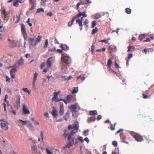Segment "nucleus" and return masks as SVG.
<instances>
[{"label":"nucleus","mask_w":154,"mask_h":154,"mask_svg":"<svg viewBox=\"0 0 154 154\" xmlns=\"http://www.w3.org/2000/svg\"><path fill=\"white\" fill-rule=\"evenodd\" d=\"M61 60L62 61L67 65L70 64L71 63L70 58L68 56H62Z\"/></svg>","instance_id":"4"},{"label":"nucleus","mask_w":154,"mask_h":154,"mask_svg":"<svg viewBox=\"0 0 154 154\" xmlns=\"http://www.w3.org/2000/svg\"><path fill=\"white\" fill-rule=\"evenodd\" d=\"M42 12H44V9H43V8H38V9L36 13H39L40 12H42Z\"/></svg>","instance_id":"49"},{"label":"nucleus","mask_w":154,"mask_h":154,"mask_svg":"<svg viewBox=\"0 0 154 154\" xmlns=\"http://www.w3.org/2000/svg\"><path fill=\"white\" fill-rule=\"evenodd\" d=\"M68 108L71 110L72 116H74V113H75V112H77V105L74 104L71 105L69 106Z\"/></svg>","instance_id":"10"},{"label":"nucleus","mask_w":154,"mask_h":154,"mask_svg":"<svg viewBox=\"0 0 154 154\" xmlns=\"http://www.w3.org/2000/svg\"><path fill=\"white\" fill-rule=\"evenodd\" d=\"M98 31L99 29H98V28L97 27H96L94 29H92V34H94L96 33V32H97Z\"/></svg>","instance_id":"34"},{"label":"nucleus","mask_w":154,"mask_h":154,"mask_svg":"<svg viewBox=\"0 0 154 154\" xmlns=\"http://www.w3.org/2000/svg\"><path fill=\"white\" fill-rule=\"evenodd\" d=\"M8 95L6 94L5 96V99L4 100V102H6L7 105H8L9 104V101L7 100V98H8Z\"/></svg>","instance_id":"41"},{"label":"nucleus","mask_w":154,"mask_h":154,"mask_svg":"<svg viewBox=\"0 0 154 154\" xmlns=\"http://www.w3.org/2000/svg\"><path fill=\"white\" fill-rule=\"evenodd\" d=\"M79 123L78 122H75L74 124L69 125L68 126V129L69 130L73 129L71 132L72 134H75L78 132L79 130Z\"/></svg>","instance_id":"2"},{"label":"nucleus","mask_w":154,"mask_h":154,"mask_svg":"<svg viewBox=\"0 0 154 154\" xmlns=\"http://www.w3.org/2000/svg\"><path fill=\"white\" fill-rule=\"evenodd\" d=\"M131 135L137 142H141L143 140V137L140 134L133 133L131 134Z\"/></svg>","instance_id":"3"},{"label":"nucleus","mask_w":154,"mask_h":154,"mask_svg":"<svg viewBox=\"0 0 154 154\" xmlns=\"http://www.w3.org/2000/svg\"><path fill=\"white\" fill-rule=\"evenodd\" d=\"M37 147L35 144H33L32 145L31 149L33 152H36Z\"/></svg>","instance_id":"25"},{"label":"nucleus","mask_w":154,"mask_h":154,"mask_svg":"<svg viewBox=\"0 0 154 154\" xmlns=\"http://www.w3.org/2000/svg\"><path fill=\"white\" fill-rule=\"evenodd\" d=\"M9 123L6 122H1L0 123V125L4 131H8V129L9 128L8 126Z\"/></svg>","instance_id":"7"},{"label":"nucleus","mask_w":154,"mask_h":154,"mask_svg":"<svg viewBox=\"0 0 154 154\" xmlns=\"http://www.w3.org/2000/svg\"><path fill=\"white\" fill-rule=\"evenodd\" d=\"M56 51V49L55 48H50L48 49L49 51L50 52H53V51Z\"/></svg>","instance_id":"52"},{"label":"nucleus","mask_w":154,"mask_h":154,"mask_svg":"<svg viewBox=\"0 0 154 154\" xmlns=\"http://www.w3.org/2000/svg\"><path fill=\"white\" fill-rule=\"evenodd\" d=\"M97 24V23L95 20H93L92 22V28H94Z\"/></svg>","instance_id":"45"},{"label":"nucleus","mask_w":154,"mask_h":154,"mask_svg":"<svg viewBox=\"0 0 154 154\" xmlns=\"http://www.w3.org/2000/svg\"><path fill=\"white\" fill-rule=\"evenodd\" d=\"M109 48L111 49V50L112 51H115V50H116V47H114L112 48L111 46H110L109 47Z\"/></svg>","instance_id":"60"},{"label":"nucleus","mask_w":154,"mask_h":154,"mask_svg":"<svg viewBox=\"0 0 154 154\" xmlns=\"http://www.w3.org/2000/svg\"><path fill=\"white\" fill-rule=\"evenodd\" d=\"M41 136V140L43 142H44V133L42 131H41L40 132Z\"/></svg>","instance_id":"48"},{"label":"nucleus","mask_w":154,"mask_h":154,"mask_svg":"<svg viewBox=\"0 0 154 154\" xmlns=\"http://www.w3.org/2000/svg\"><path fill=\"white\" fill-rule=\"evenodd\" d=\"M12 67H14V68H12L10 70V73L11 75V78L12 79H14L15 78V75L14 73L17 71V70L16 69V64H14Z\"/></svg>","instance_id":"8"},{"label":"nucleus","mask_w":154,"mask_h":154,"mask_svg":"<svg viewBox=\"0 0 154 154\" xmlns=\"http://www.w3.org/2000/svg\"><path fill=\"white\" fill-rule=\"evenodd\" d=\"M64 112L63 105L61 104L60 106L59 114L60 116L63 115Z\"/></svg>","instance_id":"14"},{"label":"nucleus","mask_w":154,"mask_h":154,"mask_svg":"<svg viewBox=\"0 0 154 154\" xmlns=\"http://www.w3.org/2000/svg\"><path fill=\"white\" fill-rule=\"evenodd\" d=\"M145 37V35L144 34H141L139 35L138 37V39L140 41H141Z\"/></svg>","instance_id":"31"},{"label":"nucleus","mask_w":154,"mask_h":154,"mask_svg":"<svg viewBox=\"0 0 154 154\" xmlns=\"http://www.w3.org/2000/svg\"><path fill=\"white\" fill-rule=\"evenodd\" d=\"M47 0H41V2L40 3L41 5L43 6H45L46 5V2Z\"/></svg>","instance_id":"37"},{"label":"nucleus","mask_w":154,"mask_h":154,"mask_svg":"<svg viewBox=\"0 0 154 154\" xmlns=\"http://www.w3.org/2000/svg\"><path fill=\"white\" fill-rule=\"evenodd\" d=\"M60 47L62 48L63 50L65 51H67L69 49V48L67 45H66L65 44H61Z\"/></svg>","instance_id":"16"},{"label":"nucleus","mask_w":154,"mask_h":154,"mask_svg":"<svg viewBox=\"0 0 154 154\" xmlns=\"http://www.w3.org/2000/svg\"><path fill=\"white\" fill-rule=\"evenodd\" d=\"M85 79V75L81 74L80 76H78L77 80L80 81V82H82Z\"/></svg>","instance_id":"15"},{"label":"nucleus","mask_w":154,"mask_h":154,"mask_svg":"<svg viewBox=\"0 0 154 154\" xmlns=\"http://www.w3.org/2000/svg\"><path fill=\"white\" fill-rule=\"evenodd\" d=\"M73 134H72V132H70V134H69L67 138V140L68 141V143H67L66 145H65L63 149V150H65L66 148H69L73 146L75 143V137H74L73 135Z\"/></svg>","instance_id":"1"},{"label":"nucleus","mask_w":154,"mask_h":154,"mask_svg":"<svg viewBox=\"0 0 154 154\" xmlns=\"http://www.w3.org/2000/svg\"><path fill=\"white\" fill-rule=\"evenodd\" d=\"M22 90H23L24 92H26L28 93L29 94H30V91L29 90H28V89L27 88H23L22 89Z\"/></svg>","instance_id":"47"},{"label":"nucleus","mask_w":154,"mask_h":154,"mask_svg":"<svg viewBox=\"0 0 154 154\" xmlns=\"http://www.w3.org/2000/svg\"><path fill=\"white\" fill-rule=\"evenodd\" d=\"M108 40H109V38H108L107 40L104 39L101 40L100 42H104L106 43H107L108 42Z\"/></svg>","instance_id":"59"},{"label":"nucleus","mask_w":154,"mask_h":154,"mask_svg":"<svg viewBox=\"0 0 154 154\" xmlns=\"http://www.w3.org/2000/svg\"><path fill=\"white\" fill-rule=\"evenodd\" d=\"M21 96L19 95L17 96V99L14 104V107L16 108H19L20 106Z\"/></svg>","instance_id":"6"},{"label":"nucleus","mask_w":154,"mask_h":154,"mask_svg":"<svg viewBox=\"0 0 154 154\" xmlns=\"http://www.w3.org/2000/svg\"><path fill=\"white\" fill-rule=\"evenodd\" d=\"M101 17V15L100 14L97 13L95 14L94 17L95 19H98L99 18H100Z\"/></svg>","instance_id":"38"},{"label":"nucleus","mask_w":154,"mask_h":154,"mask_svg":"<svg viewBox=\"0 0 154 154\" xmlns=\"http://www.w3.org/2000/svg\"><path fill=\"white\" fill-rule=\"evenodd\" d=\"M75 20H76V18L75 16V17H73L72 19L71 20V21L68 22V26H72V25L74 21Z\"/></svg>","instance_id":"23"},{"label":"nucleus","mask_w":154,"mask_h":154,"mask_svg":"<svg viewBox=\"0 0 154 154\" xmlns=\"http://www.w3.org/2000/svg\"><path fill=\"white\" fill-rule=\"evenodd\" d=\"M53 61V58L52 57H50L49 58L47 61V67L50 68L51 67L52 61Z\"/></svg>","instance_id":"13"},{"label":"nucleus","mask_w":154,"mask_h":154,"mask_svg":"<svg viewBox=\"0 0 154 154\" xmlns=\"http://www.w3.org/2000/svg\"><path fill=\"white\" fill-rule=\"evenodd\" d=\"M23 111L26 114H29L30 113L29 110L26 109L25 105L23 106Z\"/></svg>","instance_id":"22"},{"label":"nucleus","mask_w":154,"mask_h":154,"mask_svg":"<svg viewBox=\"0 0 154 154\" xmlns=\"http://www.w3.org/2000/svg\"><path fill=\"white\" fill-rule=\"evenodd\" d=\"M152 51L153 49L152 48L144 49H143V51L145 54H146L147 52H148L149 51L152 52Z\"/></svg>","instance_id":"36"},{"label":"nucleus","mask_w":154,"mask_h":154,"mask_svg":"<svg viewBox=\"0 0 154 154\" xmlns=\"http://www.w3.org/2000/svg\"><path fill=\"white\" fill-rule=\"evenodd\" d=\"M51 114L54 117H56L57 116V111L55 109L54 107H53V109Z\"/></svg>","instance_id":"17"},{"label":"nucleus","mask_w":154,"mask_h":154,"mask_svg":"<svg viewBox=\"0 0 154 154\" xmlns=\"http://www.w3.org/2000/svg\"><path fill=\"white\" fill-rule=\"evenodd\" d=\"M128 52L133 51L135 49V47L133 46H128Z\"/></svg>","instance_id":"27"},{"label":"nucleus","mask_w":154,"mask_h":154,"mask_svg":"<svg viewBox=\"0 0 154 154\" xmlns=\"http://www.w3.org/2000/svg\"><path fill=\"white\" fill-rule=\"evenodd\" d=\"M116 124V123H114L113 126V125H112V124L111 125V127H110V129L112 131H113V130H114L115 129V126Z\"/></svg>","instance_id":"53"},{"label":"nucleus","mask_w":154,"mask_h":154,"mask_svg":"<svg viewBox=\"0 0 154 154\" xmlns=\"http://www.w3.org/2000/svg\"><path fill=\"white\" fill-rule=\"evenodd\" d=\"M28 42L29 45L32 46H34L36 45L35 40L34 38H28Z\"/></svg>","instance_id":"12"},{"label":"nucleus","mask_w":154,"mask_h":154,"mask_svg":"<svg viewBox=\"0 0 154 154\" xmlns=\"http://www.w3.org/2000/svg\"><path fill=\"white\" fill-rule=\"evenodd\" d=\"M13 5L14 6L17 7L19 5L18 1L17 0H15L13 3Z\"/></svg>","instance_id":"40"},{"label":"nucleus","mask_w":154,"mask_h":154,"mask_svg":"<svg viewBox=\"0 0 154 154\" xmlns=\"http://www.w3.org/2000/svg\"><path fill=\"white\" fill-rule=\"evenodd\" d=\"M60 91H58L57 92L54 91L53 93L54 96L52 97V101L59 102L61 101V99H59L58 95L60 94Z\"/></svg>","instance_id":"5"},{"label":"nucleus","mask_w":154,"mask_h":154,"mask_svg":"<svg viewBox=\"0 0 154 154\" xmlns=\"http://www.w3.org/2000/svg\"><path fill=\"white\" fill-rule=\"evenodd\" d=\"M46 152L47 154H52V152H50L48 149H46Z\"/></svg>","instance_id":"62"},{"label":"nucleus","mask_w":154,"mask_h":154,"mask_svg":"<svg viewBox=\"0 0 154 154\" xmlns=\"http://www.w3.org/2000/svg\"><path fill=\"white\" fill-rule=\"evenodd\" d=\"M112 144L115 147H116L118 145V143L117 141H114L112 142Z\"/></svg>","instance_id":"50"},{"label":"nucleus","mask_w":154,"mask_h":154,"mask_svg":"<svg viewBox=\"0 0 154 154\" xmlns=\"http://www.w3.org/2000/svg\"><path fill=\"white\" fill-rule=\"evenodd\" d=\"M78 90V87H75L72 90V93H77Z\"/></svg>","instance_id":"43"},{"label":"nucleus","mask_w":154,"mask_h":154,"mask_svg":"<svg viewBox=\"0 0 154 154\" xmlns=\"http://www.w3.org/2000/svg\"><path fill=\"white\" fill-rule=\"evenodd\" d=\"M86 3H85V2H83V1H81L80 2H79L76 5V9L78 10L79 8V6L80 5H85Z\"/></svg>","instance_id":"26"},{"label":"nucleus","mask_w":154,"mask_h":154,"mask_svg":"<svg viewBox=\"0 0 154 154\" xmlns=\"http://www.w3.org/2000/svg\"><path fill=\"white\" fill-rule=\"evenodd\" d=\"M97 111L96 110H94V111H90L89 112V115L91 116L97 114Z\"/></svg>","instance_id":"30"},{"label":"nucleus","mask_w":154,"mask_h":154,"mask_svg":"<svg viewBox=\"0 0 154 154\" xmlns=\"http://www.w3.org/2000/svg\"><path fill=\"white\" fill-rule=\"evenodd\" d=\"M106 48L105 47H103L101 49H97L96 50V52H101L104 51H105Z\"/></svg>","instance_id":"46"},{"label":"nucleus","mask_w":154,"mask_h":154,"mask_svg":"<svg viewBox=\"0 0 154 154\" xmlns=\"http://www.w3.org/2000/svg\"><path fill=\"white\" fill-rule=\"evenodd\" d=\"M21 30L22 33L23 35L24 39H26L27 38V35L26 30V28L24 24H22L21 26Z\"/></svg>","instance_id":"9"},{"label":"nucleus","mask_w":154,"mask_h":154,"mask_svg":"<svg viewBox=\"0 0 154 154\" xmlns=\"http://www.w3.org/2000/svg\"><path fill=\"white\" fill-rule=\"evenodd\" d=\"M72 99V96L71 95H68L67 97V100L68 103H69Z\"/></svg>","instance_id":"33"},{"label":"nucleus","mask_w":154,"mask_h":154,"mask_svg":"<svg viewBox=\"0 0 154 154\" xmlns=\"http://www.w3.org/2000/svg\"><path fill=\"white\" fill-rule=\"evenodd\" d=\"M83 135L85 136H87L89 134V131L88 130H86L84 131L83 132Z\"/></svg>","instance_id":"39"},{"label":"nucleus","mask_w":154,"mask_h":154,"mask_svg":"<svg viewBox=\"0 0 154 154\" xmlns=\"http://www.w3.org/2000/svg\"><path fill=\"white\" fill-rule=\"evenodd\" d=\"M133 57V54L132 53H130L128 55V57H127V58H126V64L127 65H128L129 64V59H130L132 57Z\"/></svg>","instance_id":"19"},{"label":"nucleus","mask_w":154,"mask_h":154,"mask_svg":"<svg viewBox=\"0 0 154 154\" xmlns=\"http://www.w3.org/2000/svg\"><path fill=\"white\" fill-rule=\"evenodd\" d=\"M70 116V112L69 111H68L66 113H65L64 119L65 120H67L68 118H69Z\"/></svg>","instance_id":"20"},{"label":"nucleus","mask_w":154,"mask_h":154,"mask_svg":"<svg viewBox=\"0 0 154 154\" xmlns=\"http://www.w3.org/2000/svg\"><path fill=\"white\" fill-rule=\"evenodd\" d=\"M38 74L37 73H35L34 74V82H35L36 80V78Z\"/></svg>","instance_id":"51"},{"label":"nucleus","mask_w":154,"mask_h":154,"mask_svg":"<svg viewBox=\"0 0 154 154\" xmlns=\"http://www.w3.org/2000/svg\"><path fill=\"white\" fill-rule=\"evenodd\" d=\"M125 12H126L127 14H129L131 13V10L130 8H127L125 9Z\"/></svg>","instance_id":"35"},{"label":"nucleus","mask_w":154,"mask_h":154,"mask_svg":"<svg viewBox=\"0 0 154 154\" xmlns=\"http://www.w3.org/2000/svg\"><path fill=\"white\" fill-rule=\"evenodd\" d=\"M24 63V60L22 57L20 58L18 61V64L19 66H21L23 65Z\"/></svg>","instance_id":"21"},{"label":"nucleus","mask_w":154,"mask_h":154,"mask_svg":"<svg viewBox=\"0 0 154 154\" xmlns=\"http://www.w3.org/2000/svg\"><path fill=\"white\" fill-rule=\"evenodd\" d=\"M3 14L5 18L8 15V14H10V12H7L6 11V10L5 9H4L2 11Z\"/></svg>","instance_id":"32"},{"label":"nucleus","mask_w":154,"mask_h":154,"mask_svg":"<svg viewBox=\"0 0 154 154\" xmlns=\"http://www.w3.org/2000/svg\"><path fill=\"white\" fill-rule=\"evenodd\" d=\"M30 20V18H28L27 21V23H28L29 26H32V23H30V22H29Z\"/></svg>","instance_id":"64"},{"label":"nucleus","mask_w":154,"mask_h":154,"mask_svg":"<svg viewBox=\"0 0 154 154\" xmlns=\"http://www.w3.org/2000/svg\"><path fill=\"white\" fill-rule=\"evenodd\" d=\"M78 139H79V140H80V141L81 142H82V143H83V142H84V140H83V137H78Z\"/></svg>","instance_id":"58"},{"label":"nucleus","mask_w":154,"mask_h":154,"mask_svg":"<svg viewBox=\"0 0 154 154\" xmlns=\"http://www.w3.org/2000/svg\"><path fill=\"white\" fill-rule=\"evenodd\" d=\"M5 28L3 26H0V32H3L5 31Z\"/></svg>","instance_id":"55"},{"label":"nucleus","mask_w":154,"mask_h":154,"mask_svg":"<svg viewBox=\"0 0 154 154\" xmlns=\"http://www.w3.org/2000/svg\"><path fill=\"white\" fill-rule=\"evenodd\" d=\"M96 119V117H94V116H92V117H89L87 119V122L88 123H90V122H94V121H95Z\"/></svg>","instance_id":"18"},{"label":"nucleus","mask_w":154,"mask_h":154,"mask_svg":"<svg viewBox=\"0 0 154 154\" xmlns=\"http://www.w3.org/2000/svg\"><path fill=\"white\" fill-rule=\"evenodd\" d=\"M69 135H68V134H66V132H64V134H63L62 136H63L65 138H66L67 136H68Z\"/></svg>","instance_id":"63"},{"label":"nucleus","mask_w":154,"mask_h":154,"mask_svg":"<svg viewBox=\"0 0 154 154\" xmlns=\"http://www.w3.org/2000/svg\"><path fill=\"white\" fill-rule=\"evenodd\" d=\"M119 152L118 150H117V149H115L112 152V154H119Z\"/></svg>","instance_id":"54"},{"label":"nucleus","mask_w":154,"mask_h":154,"mask_svg":"<svg viewBox=\"0 0 154 154\" xmlns=\"http://www.w3.org/2000/svg\"><path fill=\"white\" fill-rule=\"evenodd\" d=\"M27 122L26 126L28 128H33V127L31 122L29 120H27Z\"/></svg>","instance_id":"28"},{"label":"nucleus","mask_w":154,"mask_h":154,"mask_svg":"<svg viewBox=\"0 0 154 154\" xmlns=\"http://www.w3.org/2000/svg\"><path fill=\"white\" fill-rule=\"evenodd\" d=\"M42 36L41 35H38L37 38H36V40H35V42L36 45L37 44V43H40L42 38Z\"/></svg>","instance_id":"24"},{"label":"nucleus","mask_w":154,"mask_h":154,"mask_svg":"<svg viewBox=\"0 0 154 154\" xmlns=\"http://www.w3.org/2000/svg\"><path fill=\"white\" fill-rule=\"evenodd\" d=\"M19 121H20L21 122H23L22 125H26L27 124V120H26V121H23V120H21V119H19Z\"/></svg>","instance_id":"42"},{"label":"nucleus","mask_w":154,"mask_h":154,"mask_svg":"<svg viewBox=\"0 0 154 154\" xmlns=\"http://www.w3.org/2000/svg\"><path fill=\"white\" fill-rule=\"evenodd\" d=\"M78 10L79 13L76 15L75 16L76 19L78 18V17H81V16H82L83 17H87V15L86 14V12L85 11H84L83 12H81L78 9Z\"/></svg>","instance_id":"11"},{"label":"nucleus","mask_w":154,"mask_h":154,"mask_svg":"<svg viewBox=\"0 0 154 154\" xmlns=\"http://www.w3.org/2000/svg\"><path fill=\"white\" fill-rule=\"evenodd\" d=\"M76 22L78 23L79 26H82V22L81 20L79 19L77 20Z\"/></svg>","instance_id":"44"},{"label":"nucleus","mask_w":154,"mask_h":154,"mask_svg":"<svg viewBox=\"0 0 154 154\" xmlns=\"http://www.w3.org/2000/svg\"><path fill=\"white\" fill-rule=\"evenodd\" d=\"M48 39H46L45 41V45L44 46V47L45 48H46L47 47L48 45Z\"/></svg>","instance_id":"56"},{"label":"nucleus","mask_w":154,"mask_h":154,"mask_svg":"<svg viewBox=\"0 0 154 154\" xmlns=\"http://www.w3.org/2000/svg\"><path fill=\"white\" fill-rule=\"evenodd\" d=\"M109 71L110 73H112V72L113 73H114V74H117V73L116 72L114 71V70H113L111 69V68L109 69Z\"/></svg>","instance_id":"57"},{"label":"nucleus","mask_w":154,"mask_h":154,"mask_svg":"<svg viewBox=\"0 0 154 154\" xmlns=\"http://www.w3.org/2000/svg\"><path fill=\"white\" fill-rule=\"evenodd\" d=\"M46 64L45 62L42 63L41 64V66H40V68L41 69H42L43 68L45 67V66Z\"/></svg>","instance_id":"61"},{"label":"nucleus","mask_w":154,"mask_h":154,"mask_svg":"<svg viewBox=\"0 0 154 154\" xmlns=\"http://www.w3.org/2000/svg\"><path fill=\"white\" fill-rule=\"evenodd\" d=\"M112 64V60L111 59H109L107 62V65L109 69L111 68V66Z\"/></svg>","instance_id":"29"}]
</instances>
